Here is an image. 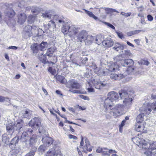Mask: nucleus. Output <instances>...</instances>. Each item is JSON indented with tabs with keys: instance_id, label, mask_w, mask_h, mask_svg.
<instances>
[{
	"instance_id": "7",
	"label": "nucleus",
	"mask_w": 156,
	"mask_h": 156,
	"mask_svg": "<svg viewBox=\"0 0 156 156\" xmlns=\"http://www.w3.org/2000/svg\"><path fill=\"white\" fill-rule=\"evenodd\" d=\"M121 63L123 66L128 67L126 71L129 74L133 72L134 70V68L133 67L134 63V62L133 60L131 59H128L121 60Z\"/></svg>"
},
{
	"instance_id": "31",
	"label": "nucleus",
	"mask_w": 156,
	"mask_h": 156,
	"mask_svg": "<svg viewBox=\"0 0 156 156\" xmlns=\"http://www.w3.org/2000/svg\"><path fill=\"white\" fill-rule=\"evenodd\" d=\"M144 115V114L142 113L139 114L136 118V121L138 123H141L143 120V117Z\"/></svg>"
},
{
	"instance_id": "56",
	"label": "nucleus",
	"mask_w": 156,
	"mask_h": 156,
	"mask_svg": "<svg viewBox=\"0 0 156 156\" xmlns=\"http://www.w3.org/2000/svg\"><path fill=\"white\" fill-rule=\"evenodd\" d=\"M87 89L89 92H94V88L93 87H88L87 88Z\"/></svg>"
},
{
	"instance_id": "53",
	"label": "nucleus",
	"mask_w": 156,
	"mask_h": 156,
	"mask_svg": "<svg viewBox=\"0 0 156 156\" xmlns=\"http://www.w3.org/2000/svg\"><path fill=\"white\" fill-rule=\"evenodd\" d=\"M68 137L69 139H73L75 140H76L77 139V138L76 136L71 134H69L68 136Z\"/></svg>"
},
{
	"instance_id": "29",
	"label": "nucleus",
	"mask_w": 156,
	"mask_h": 156,
	"mask_svg": "<svg viewBox=\"0 0 156 156\" xmlns=\"http://www.w3.org/2000/svg\"><path fill=\"white\" fill-rule=\"evenodd\" d=\"M48 44L46 42H42L39 45L40 51H42L45 50L47 48Z\"/></svg>"
},
{
	"instance_id": "51",
	"label": "nucleus",
	"mask_w": 156,
	"mask_h": 156,
	"mask_svg": "<svg viewBox=\"0 0 156 156\" xmlns=\"http://www.w3.org/2000/svg\"><path fill=\"white\" fill-rule=\"evenodd\" d=\"M104 23L105 24L107 25L109 27H110L112 28V29L114 30L115 29V27L112 24H111L110 23H107V22H105Z\"/></svg>"
},
{
	"instance_id": "3",
	"label": "nucleus",
	"mask_w": 156,
	"mask_h": 156,
	"mask_svg": "<svg viewBox=\"0 0 156 156\" xmlns=\"http://www.w3.org/2000/svg\"><path fill=\"white\" fill-rule=\"evenodd\" d=\"M151 98L153 99L156 100V94H152ZM152 109L154 111H156V101L151 104L149 103L144 104L142 107L140 108V111L145 115L150 114Z\"/></svg>"
},
{
	"instance_id": "60",
	"label": "nucleus",
	"mask_w": 156,
	"mask_h": 156,
	"mask_svg": "<svg viewBox=\"0 0 156 156\" xmlns=\"http://www.w3.org/2000/svg\"><path fill=\"white\" fill-rule=\"evenodd\" d=\"M8 48L11 49L13 50H16L18 48V47L15 46H10L9 48Z\"/></svg>"
},
{
	"instance_id": "17",
	"label": "nucleus",
	"mask_w": 156,
	"mask_h": 156,
	"mask_svg": "<svg viewBox=\"0 0 156 156\" xmlns=\"http://www.w3.org/2000/svg\"><path fill=\"white\" fill-rule=\"evenodd\" d=\"M5 13L6 16L11 18L14 15L15 12L12 9L8 8L5 10Z\"/></svg>"
},
{
	"instance_id": "59",
	"label": "nucleus",
	"mask_w": 156,
	"mask_h": 156,
	"mask_svg": "<svg viewBox=\"0 0 156 156\" xmlns=\"http://www.w3.org/2000/svg\"><path fill=\"white\" fill-rule=\"evenodd\" d=\"M5 100V98L2 96H0V102H4Z\"/></svg>"
},
{
	"instance_id": "43",
	"label": "nucleus",
	"mask_w": 156,
	"mask_h": 156,
	"mask_svg": "<svg viewBox=\"0 0 156 156\" xmlns=\"http://www.w3.org/2000/svg\"><path fill=\"white\" fill-rule=\"evenodd\" d=\"M51 15L48 13L46 12H45V13H42L41 16L43 18H50V17L51 16Z\"/></svg>"
},
{
	"instance_id": "6",
	"label": "nucleus",
	"mask_w": 156,
	"mask_h": 156,
	"mask_svg": "<svg viewBox=\"0 0 156 156\" xmlns=\"http://www.w3.org/2000/svg\"><path fill=\"white\" fill-rule=\"evenodd\" d=\"M108 66L109 68L108 69L100 70L98 71L100 75L103 76L109 75L111 74L112 72L118 70L119 66L116 63H112L110 65H109Z\"/></svg>"
},
{
	"instance_id": "64",
	"label": "nucleus",
	"mask_w": 156,
	"mask_h": 156,
	"mask_svg": "<svg viewBox=\"0 0 156 156\" xmlns=\"http://www.w3.org/2000/svg\"><path fill=\"white\" fill-rule=\"evenodd\" d=\"M58 21L59 23H62L63 25V24L65 23V21L63 19L59 20Z\"/></svg>"
},
{
	"instance_id": "13",
	"label": "nucleus",
	"mask_w": 156,
	"mask_h": 156,
	"mask_svg": "<svg viewBox=\"0 0 156 156\" xmlns=\"http://www.w3.org/2000/svg\"><path fill=\"white\" fill-rule=\"evenodd\" d=\"M26 18L27 16L24 13H20L18 15V22L22 24L25 22Z\"/></svg>"
},
{
	"instance_id": "34",
	"label": "nucleus",
	"mask_w": 156,
	"mask_h": 156,
	"mask_svg": "<svg viewBox=\"0 0 156 156\" xmlns=\"http://www.w3.org/2000/svg\"><path fill=\"white\" fill-rule=\"evenodd\" d=\"M31 113V112L29 110L25 111V112L23 113V117L24 118H29L30 117Z\"/></svg>"
},
{
	"instance_id": "40",
	"label": "nucleus",
	"mask_w": 156,
	"mask_h": 156,
	"mask_svg": "<svg viewBox=\"0 0 156 156\" xmlns=\"http://www.w3.org/2000/svg\"><path fill=\"white\" fill-rule=\"evenodd\" d=\"M47 149L46 147L44 146V145H41L38 148V150L39 151L42 153L44 152Z\"/></svg>"
},
{
	"instance_id": "61",
	"label": "nucleus",
	"mask_w": 156,
	"mask_h": 156,
	"mask_svg": "<svg viewBox=\"0 0 156 156\" xmlns=\"http://www.w3.org/2000/svg\"><path fill=\"white\" fill-rule=\"evenodd\" d=\"M56 93L62 96V93H61V91L59 90H56L55 91Z\"/></svg>"
},
{
	"instance_id": "45",
	"label": "nucleus",
	"mask_w": 156,
	"mask_h": 156,
	"mask_svg": "<svg viewBox=\"0 0 156 156\" xmlns=\"http://www.w3.org/2000/svg\"><path fill=\"white\" fill-rule=\"evenodd\" d=\"M38 29V28L36 26H31V31L32 34H34V32L35 31L37 32Z\"/></svg>"
},
{
	"instance_id": "36",
	"label": "nucleus",
	"mask_w": 156,
	"mask_h": 156,
	"mask_svg": "<svg viewBox=\"0 0 156 156\" xmlns=\"http://www.w3.org/2000/svg\"><path fill=\"white\" fill-rule=\"evenodd\" d=\"M142 31L141 30H135L133 31L128 32L126 33L127 35L128 36H131L133 35L137 34Z\"/></svg>"
},
{
	"instance_id": "41",
	"label": "nucleus",
	"mask_w": 156,
	"mask_h": 156,
	"mask_svg": "<svg viewBox=\"0 0 156 156\" xmlns=\"http://www.w3.org/2000/svg\"><path fill=\"white\" fill-rule=\"evenodd\" d=\"M105 9L106 11L107 12V13L108 14L110 12H116L118 13H119V12L116 9L112 8H105Z\"/></svg>"
},
{
	"instance_id": "39",
	"label": "nucleus",
	"mask_w": 156,
	"mask_h": 156,
	"mask_svg": "<svg viewBox=\"0 0 156 156\" xmlns=\"http://www.w3.org/2000/svg\"><path fill=\"white\" fill-rule=\"evenodd\" d=\"M40 11V9L36 7H33L31 9V12L33 13H35V15H37Z\"/></svg>"
},
{
	"instance_id": "23",
	"label": "nucleus",
	"mask_w": 156,
	"mask_h": 156,
	"mask_svg": "<svg viewBox=\"0 0 156 156\" xmlns=\"http://www.w3.org/2000/svg\"><path fill=\"white\" fill-rule=\"evenodd\" d=\"M70 28L68 24L63 25L61 29V31L64 35L67 34L69 32Z\"/></svg>"
},
{
	"instance_id": "54",
	"label": "nucleus",
	"mask_w": 156,
	"mask_h": 156,
	"mask_svg": "<svg viewBox=\"0 0 156 156\" xmlns=\"http://www.w3.org/2000/svg\"><path fill=\"white\" fill-rule=\"evenodd\" d=\"M35 121H30L28 125L29 126H34L35 122Z\"/></svg>"
},
{
	"instance_id": "49",
	"label": "nucleus",
	"mask_w": 156,
	"mask_h": 156,
	"mask_svg": "<svg viewBox=\"0 0 156 156\" xmlns=\"http://www.w3.org/2000/svg\"><path fill=\"white\" fill-rule=\"evenodd\" d=\"M79 97L84 100H86L88 101L89 100V98L87 96H84L83 95H79Z\"/></svg>"
},
{
	"instance_id": "48",
	"label": "nucleus",
	"mask_w": 156,
	"mask_h": 156,
	"mask_svg": "<svg viewBox=\"0 0 156 156\" xmlns=\"http://www.w3.org/2000/svg\"><path fill=\"white\" fill-rule=\"evenodd\" d=\"M116 33L119 38L121 39L124 38V36L122 32H116Z\"/></svg>"
},
{
	"instance_id": "47",
	"label": "nucleus",
	"mask_w": 156,
	"mask_h": 156,
	"mask_svg": "<svg viewBox=\"0 0 156 156\" xmlns=\"http://www.w3.org/2000/svg\"><path fill=\"white\" fill-rule=\"evenodd\" d=\"M34 32V34L39 35V34H41L43 33H44V32L41 29L38 28L37 32L35 31Z\"/></svg>"
},
{
	"instance_id": "27",
	"label": "nucleus",
	"mask_w": 156,
	"mask_h": 156,
	"mask_svg": "<svg viewBox=\"0 0 156 156\" xmlns=\"http://www.w3.org/2000/svg\"><path fill=\"white\" fill-rule=\"evenodd\" d=\"M112 102L108 98L106 99L104 101V106L106 109L112 106Z\"/></svg>"
},
{
	"instance_id": "19",
	"label": "nucleus",
	"mask_w": 156,
	"mask_h": 156,
	"mask_svg": "<svg viewBox=\"0 0 156 156\" xmlns=\"http://www.w3.org/2000/svg\"><path fill=\"white\" fill-rule=\"evenodd\" d=\"M30 48L34 54H36L40 50L39 45L37 43H34L31 45Z\"/></svg>"
},
{
	"instance_id": "1",
	"label": "nucleus",
	"mask_w": 156,
	"mask_h": 156,
	"mask_svg": "<svg viewBox=\"0 0 156 156\" xmlns=\"http://www.w3.org/2000/svg\"><path fill=\"white\" fill-rule=\"evenodd\" d=\"M24 122L22 119L17 120L15 123L13 122L8 123L6 125V129L7 134L4 133L2 135V141L5 144H7L9 141V138L7 136V134L11 136L16 132H19L22 128Z\"/></svg>"
},
{
	"instance_id": "11",
	"label": "nucleus",
	"mask_w": 156,
	"mask_h": 156,
	"mask_svg": "<svg viewBox=\"0 0 156 156\" xmlns=\"http://www.w3.org/2000/svg\"><path fill=\"white\" fill-rule=\"evenodd\" d=\"M118 94L114 91H112L109 92L108 94V98L112 102L114 101L118 100L119 98Z\"/></svg>"
},
{
	"instance_id": "63",
	"label": "nucleus",
	"mask_w": 156,
	"mask_h": 156,
	"mask_svg": "<svg viewBox=\"0 0 156 156\" xmlns=\"http://www.w3.org/2000/svg\"><path fill=\"white\" fill-rule=\"evenodd\" d=\"M108 152L109 153H110V154L116 153L117 152L113 150L112 149H110V150H109Z\"/></svg>"
},
{
	"instance_id": "5",
	"label": "nucleus",
	"mask_w": 156,
	"mask_h": 156,
	"mask_svg": "<svg viewBox=\"0 0 156 156\" xmlns=\"http://www.w3.org/2000/svg\"><path fill=\"white\" fill-rule=\"evenodd\" d=\"M38 131L39 133L42 136V140L43 144L46 145L47 147H48L51 144L53 143V139L51 137L48 136V133L43 128L42 126H40L39 127Z\"/></svg>"
},
{
	"instance_id": "33",
	"label": "nucleus",
	"mask_w": 156,
	"mask_h": 156,
	"mask_svg": "<svg viewBox=\"0 0 156 156\" xmlns=\"http://www.w3.org/2000/svg\"><path fill=\"white\" fill-rule=\"evenodd\" d=\"M143 126H141L139 124V123H137L135 126V129L137 132H141L144 129Z\"/></svg>"
},
{
	"instance_id": "22",
	"label": "nucleus",
	"mask_w": 156,
	"mask_h": 156,
	"mask_svg": "<svg viewBox=\"0 0 156 156\" xmlns=\"http://www.w3.org/2000/svg\"><path fill=\"white\" fill-rule=\"evenodd\" d=\"M78 29L76 28L72 27L70 28L69 32V35L70 37L76 35L78 32Z\"/></svg>"
},
{
	"instance_id": "24",
	"label": "nucleus",
	"mask_w": 156,
	"mask_h": 156,
	"mask_svg": "<svg viewBox=\"0 0 156 156\" xmlns=\"http://www.w3.org/2000/svg\"><path fill=\"white\" fill-rule=\"evenodd\" d=\"M113 45L114 46L113 47V49L117 51H119V50H123L124 48V46L118 42L115 43Z\"/></svg>"
},
{
	"instance_id": "10",
	"label": "nucleus",
	"mask_w": 156,
	"mask_h": 156,
	"mask_svg": "<svg viewBox=\"0 0 156 156\" xmlns=\"http://www.w3.org/2000/svg\"><path fill=\"white\" fill-rule=\"evenodd\" d=\"M68 87L69 88L79 89L80 88V86L77 81L74 79L70 80L67 83Z\"/></svg>"
},
{
	"instance_id": "21",
	"label": "nucleus",
	"mask_w": 156,
	"mask_h": 156,
	"mask_svg": "<svg viewBox=\"0 0 156 156\" xmlns=\"http://www.w3.org/2000/svg\"><path fill=\"white\" fill-rule=\"evenodd\" d=\"M115 109L118 110V112L116 113V114L115 115H122V111L123 110L124 108V106L118 104L115 107Z\"/></svg>"
},
{
	"instance_id": "37",
	"label": "nucleus",
	"mask_w": 156,
	"mask_h": 156,
	"mask_svg": "<svg viewBox=\"0 0 156 156\" xmlns=\"http://www.w3.org/2000/svg\"><path fill=\"white\" fill-rule=\"evenodd\" d=\"M48 28L54 29L56 27V25L55 22L52 20L49 21L48 24Z\"/></svg>"
},
{
	"instance_id": "28",
	"label": "nucleus",
	"mask_w": 156,
	"mask_h": 156,
	"mask_svg": "<svg viewBox=\"0 0 156 156\" xmlns=\"http://www.w3.org/2000/svg\"><path fill=\"white\" fill-rule=\"evenodd\" d=\"M83 9L85 11L86 13L90 17L94 19V20H95L96 21L99 20V19L98 18V17H97V16H96L95 15H94L92 12H91L90 11H88L85 9Z\"/></svg>"
},
{
	"instance_id": "30",
	"label": "nucleus",
	"mask_w": 156,
	"mask_h": 156,
	"mask_svg": "<svg viewBox=\"0 0 156 156\" xmlns=\"http://www.w3.org/2000/svg\"><path fill=\"white\" fill-rule=\"evenodd\" d=\"M37 136L35 135H33L30 138L28 141L29 142L30 145L31 146L35 143L37 141Z\"/></svg>"
},
{
	"instance_id": "50",
	"label": "nucleus",
	"mask_w": 156,
	"mask_h": 156,
	"mask_svg": "<svg viewBox=\"0 0 156 156\" xmlns=\"http://www.w3.org/2000/svg\"><path fill=\"white\" fill-rule=\"evenodd\" d=\"M69 91H70V92H72L73 93H74V94H75V93H76V94H81V93H81V91L80 90H69Z\"/></svg>"
},
{
	"instance_id": "2",
	"label": "nucleus",
	"mask_w": 156,
	"mask_h": 156,
	"mask_svg": "<svg viewBox=\"0 0 156 156\" xmlns=\"http://www.w3.org/2000/svg\"><path fill=\"white\" fill-rule=\"evenodd\" d=\"M138 146L140 147L145 149L150 148V149L146 151L144 153L147 156H156V150L153 152L154 150H156V141H153L149 144L147 141L142 140L139 141Z\"/></svg>"
},
{
	"instance_id": "57",
	"label": "nucleus",
	"mask_w": 156,
	"mask_h": 156,
	"mask_svg": "<svg viewBox=\"0 0 156 156\" xmlns=\"http://www.w3.org/2000/svg\"><path fill=\"white\" fill-rule=\"evenodd\" d=\"M106 150H103L102 151V154L105 155H107L108 156H110V154L109 153H107V151H105Z\"/></svg>"
},
{
	"instance_id": "8",
	"label": "nucleus",
	"mask_w": 156,
	"mask_h": 156,
	"mask_svg": "<svg viewBox=\"0 0 156 156\" xmlns=\"http://www.w3.org/2000/svg\"><path fill=\"white\" fill-rule=\"evenodd\" d=\"M23 126L22 128L21 131L18 133H19V135L20 134H21V136H20V139H21V140L22 142H24L27 141V140L28 138V137L32 133L33 131L31 129H29L28 130H26L24 131L23 132H22L20 133V132L22 131L23 129Z\"/></svg>"
},
{
	"instance_id": "16",
	"label": "nucleus",
	"mask_w": 156,
	"mask_h": 156,
	"mask_svg": "<svg viewBox=\"0 0 156 156\" xmlns=\"http://www.w3.org/2000/svg\"><path fill=\"white\" fill-rule=\"evenodd\" d=\"M87 36V33L85 30H83L79 33L77 37L79 40L82 42V41L85 40Z\"/></svg>"
},
{
	"instance_id": "25",
	"label": "nucleus",
	"mask_w": 156,
	"mask_h": 156,
	"mask_svg": "<svg viewBox=\"0 0 156 156\" xmlns=\"http://www.w3.org/2000/svg\"><path fill=\"white\" fill-rule=\"evenodd\" d=\"M56 51V48L55 47H52L48 48L46 53V55L49 56L51 57L53 53Z\"/></svg>"
},
{
	"instance_id": "15",
	"label": "nucleus",
	"mask_w": 156,
	"mask_h": 156,
	"mask_svg": "<svg viewBox=\"0 0 156 156\" xmlns=\"http://www.w3.org/2000/svg\"><path fill=\"white\" fill-rule=\"evenodd\" d=\"M20 139L21 140L19 136L17 135L16 136L11 140V142L9 144V146L12 149L14 148L15 145L18 143Z\"/></svg>"
},
{
	"instance_id": "42",
	"label": "nucleus",
	"mask_w": 156,
	"mask_h": 156,
	"mask_svg": "<svg viewBox=\"0 0 156 156\" xmlns=\"http://www.w3.org/2000/svg\"><path fill=\"white\" fill-rule=\"evenodd\" d=\"M118 112V110L115 109V108H114L112 109V110L110 112L111 114L113 115L115 118H116L117 116L121 115H115L116 114V113Z\"/></svg>"
},
{
	"instance_id": "44",
	"label": "nucleus",
	"mask_w": 156,
	"mask_h": 156,
	"mask_svg": "<svg viewBox=\"0 0 156 156\" xmlns=\"http://www.w3.org/2000/svg\"><path fill=\"white\" fill-rule=\"evenodd\" d=\"M36 151V148L34 150H32L28 153L25 156H34L35 153Z\"/></svg>"
},
{
	"instance_id": "46",
	"label": "nucleus",
	"mask_w": 156,
	"mask_h": 156,
	"mask_svg": "<svg viewBox=\"0 0 156 156\" xmlns=\"http://www.w3.org/2000/svg\"><path fill=\"white\" fill-rule=\"evenodd\" d=\"M103 150H108V149L107 148H101L98 147L96 150V152L98 153H102V151Z\"/></svg>"
},
{
	"instance_id": "32",
	"label": "nucleus",
	"mask_w": 156,
	"mask_h": 156,
	"mask_svg": "<svg viewBox=\"0 0 156 156\" xmlns=\"http://www.w3.org/2000/svg\"><path fill=\"white\" fill-rule=\"evenodd\" d=\"M56 80L57 81L62 83L64 84L66 82V79L65 77L63 76L60 75H58L57 76Z\"/></svg>"
},
{
	"instance_id": "35",
	"label": "nucleus",
	"mask_w": 156,
	"mask_h": 156,
	"mask_svg": "<svg viewBox=\"0 0 156 156\" xmlns=\"http://www.w3.org/2000/svg\"><path fill=\"white\" fill-rule=\"evenodd\" d=\"M41 55L39 56V59L41 62L42 63H45L47 62V60L45 55H43L42 53Z\"/></svg>"
},
{
	"instance_id": "52",
	"label": "nucleus",
	"mask_w": 156,
	"mask_h": 156,
	"mask_svg": "<svg viewBox=\"0 0 156 156\" xmlns=\"http://www.w3.org/2000/svg\"><path fill=\"white\" fill-rule=\"evenodd\" d=\"M94 86L96 88L98 89H100L101 87L100 85V83L99 82L95 84L94 85Z\"/></svg>"
},
{
	"instance_id": "20",
	"label": "nucleus",
	"mask_w": 156,
	"mask_h": 156,
	"mask_svg": "<svg viewBox=\"0 0 156 156\" xmlns=\"http://www.w3.org/2000/svg\"><path fill=\"white\" fill-rule=\"evenodd\" d=\"M111 75L110 76V78L112 80H119L122 78H123L125 76L124 75L122 74H111Z\"/></svg>"
},
{
	"instance_id": "14",
	"label": "nucleus",
	"mask_w": 156,
	"mask_h": 156,
	"mask_svg": "<svg viewBox=\"0 0 156 156\" xmlns=\"http://www.w3.org/2000/svg\"><path fill=\"white\" fill-rule=\"evenodd\" d=\"M31 26L30 25H27L26 26L24 29L23 33L25 34V37L27 38L31 36L32 32L31 30Z\"/></svg>"
},
{
	"instance_id": "58",
	"label": "nucleus",
	"mask_w": 156,
	"mask_h": 156,
	"mask_svg": "<svg viewBox=\"0 0 156 156\" xmlns=\"http://www.w3.org/2000/svg\"><path fill=\"white\" fill-rule=\"evenodd\" d=\"M148 20L150 21H152L153 19V17L151 15H148L147 16Z\"/></svg>"
},
{
	"instance_id": "9",
	"label": "nucleus",
	"mask_w": 156,
	"mask_h": 156,
	"mask_svg": "<svg viewBox=\"0 0 156 156\" xmlns=\"http://www.w3.org/2000/svg\"><path fill=\"white\" fill-rule=\"evenodd\" d=\"M61 152L58 147H54L50 149L46 154V156H61Z\"/></svg>"
},
{
	"instance_id": "12",
	"label": "nucleus",
	"mask_w": 156,
	"mask_h": 156,
	"mask_svg": "<svg viewBox=\"0 0 156 156\" xmlns=\"http://www.w3.org/2000/svg\"><path fill=\"white\" fill-rule=\"evenodd\" d=\"M114 43L112 39L110 37L107 38L103 41L104 46L106 48L111 47L114 44Z\"/></svg>"
},
{
	"instance_id": "18",
	"label": "nucleus",
	"mask_w": 156,
	"mask_h": 156,
	"mask_svg": "<svg viewBox=\"0 0 156 156\" xmlns=\"http://www.w3.org/2000/svg\"><path fill=\"white\" fill-rule=\"evenodd\" d=\"M104 35L101 34H98L96 37H94L96 43L98 44H100L101 43L103 44V41H104Z\"/></svg>"
},
{
	"instance_id": "38",
	"label": "nucleus",
	"mask_w": 156,
	"mask_h": 156,
	"mask_svg": "<svg viewBox=\"0 0 156 156\" xmlns=\"http://www.w3.org/2000/svg\"><path fill=\"white\" fill-rule=\"evenodd\" d=\"M35 16L30 15L28 17V21L29 23H33L35 19Z\"/></svg>"
},
{
	"instance_id": "26",
	"label": "nucleus",
	"mask_w": 156,
	"mask_h": 156,
	"mask_svg": "<svg viewBox=\"0 0 156 156\" xmlns=\"http://www.w3.org/2000/svg\"><path fill=\"white\" fill-rule=\"evenodd\" d=\"M86 38V39L85 40V42L87 45L91 44L94 39V37L90 35H88Z\"/></svg>"
},
{
	"instance_id": "55",
	"label": "nucleus",
	"mask_w": 156,
	"mask_h": 156,
	"mask_svg": "<svg viewBox=\"0 0 156 156\" xmlns=\"http://www.w3.org/2000/svg\"><path fill=\"white\" fill-rule=\"evenodd\" d=\"M99 82L100 83L101 86H102V87H104L106 86L107 85V83H106V81H104L103 82Z\"/></svg>"
},
{
	"instance_id": "4",
	"label": "nucleus",
	"mask_w": 156,
	"mask_h": 156,
	"mask_svg": "<svg viewBox=\"0 0 156 156\" xmlns=\"http://www.w3.org/2000/svg\"><path fill=\"white\" fill-rule=\"evenodd\" d=\"M119 95L121 99H124L123 103L127 108L129 107L131 105L133 100L132 94L130 92L122 90L119 92Z\"/></svg>"
},
{
	"instance_id": "62",
	"label": "nucleus",
	"mask_w": 156,
	"mask_h": 156,
	"mask_svg": "<svg viewBox=\"0 0 156 156\" xmlns=\"http://www.w3.org/2000/svg\"><path fill=\"white\" fill-rule=\"evenodd\" d=\"M126 121L125 120H123L122 121L121 124L119 125V126H122V127H123L124 125L125 124L126 122Z\"/></svg>"
}]
</instances>
